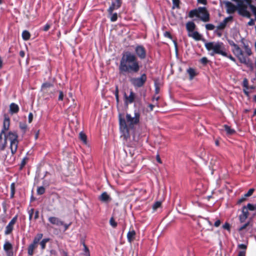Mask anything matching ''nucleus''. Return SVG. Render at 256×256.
I'll use <instances>...</instances> for the list:
<instances>
[{"label": "nucleus", "mask_w": 256, "mask_h": 256, "mask_svg": "<svg viewBox=\"0 0 256 256\" xmlns=\"http://www.w3.org/2000/svg\"><path fill=\"white\" fill-rule=\"evenodd\" d=\"M140 112L137 110H134V116L128 113L126 114V118H123L121 114H120L118 116L121 137L123 138L124 140L130 146H135L138 141V136L136 137V134L134 133L133 136L134 142L128 143V141L130 140V130H134L136 126L140 123Z\"/></svg>", "instance_id": "obj_1"}, {"label": "nucleus", "mask_w": 256, "mask_h": 256, "mask_svg": "<svg viewBox=\"0 0 256 256\" xmlns=\"http://www.w3.org/2000/svg\"><path fill=\"white\" fill-rule=\"evenodd\" d=\"M140 68V62L135 54L128 51L122 53L118 66L120 76L138 73Z\"/></svg>", "instance_id": "obj_2"}, {"label": "nucleus", "mask_w": 256, "mask_h": 256, "mask_svg": "<svg viewBox=\"0 0 256 256\" xmlns=\"http://www.w3.org/2000/svg\"><path fill=\"white\" fill-rule=\"evenodd\" d=\"M7 140L10 142V148L12 154L14 155L17 151L18 144L17 133L11 131L8 134L0 133V152L4 150L7 145Z\"/></svg>", "instance_id": "obj_3"}, {"label": "nucleus", "mask_w": 256, "mask_h": 256, "mask_svg": "<svg viewBox=\"0 0 256 256\" xmlns=\"http://www.w3.org/2000/svg\"><path fill=\"white\" fill-rule=\"evenodd\" d=\"M241 43L242 44L244 50L240 47L238 50H236L234 54L240 63L245 64L252 70L254 68L252 60L249 58L252 54L251 48L249 46L248 43L244 42V38L241 40Z\"/></svg>", "instance_id": "obj_4"}, {"label": "nucleus", "mask_w": 256, "mask_h": 256, "mask_svg": "<svg viewBox=\"0 0 256 256\" xmlns=\"http://www.w3.org/2000/svg\"><path fill=\"white\" fill-rule=\"evenodd\" d=\"M204 46L208 51H212L210 54L212 56L215 54H219L222 56H227L225 52L224 44L222 42H208L204 44Z\"/></svg>", "instance_id": "obj_5"}, {"label": "nucleus", "mask_w": 256, "mask_h": 256, "mask_svg": "<svg viewBox=\"0 0 256 256\" xmlns=\"http://www.w3.org/2000/svg\"><path fill=\"white\" fill-rule=\"evenodd\" d=\"M147 80L146 74H142L139 77H134L130 78V81L132 84L136 88H141L144 86Z\"/></svg>", "instance_id": "obj_6"}, {"label": "nucleus", "mask_w": 256, "mask_h": 256, "mask_svg": "<svg viewBox=\"0 0 256 256\" xmlns=\"http://www.w3.org/2000/svg\"><path fill=\"white\" fill-rule=\"evenodd\" d=\"M43 236V234L42 233H38L36 234V236L34 238L33 242L28 246V253L29 256H32L34 254V250L37 248L38 244L40 241L42 240Z\"/></svg>", "instance_id": "obj_7"}, {"label": "nucleus", "mask_w": 256, "mask_h": 256, "mask_svg": "<svg viewBox=\"0 0 256 256\" xmlns=\"http://www.w3.org/2000/svg\"><path fill=\"white\" fill-rule=\"evenodd\" d=\"M136 56L140 60H144L146 58V48L142 45H137L134 48Z\"/></svg>", "instance_id": "obj_8"}, {"label": "nucleus", "mask_w": 256, "mask_h": 256, "mask_svg": "<svg viewBox=\"0 0 256 256\" xmlns=\"http://www.w3.org/2000/svg\"><path fill=\"white\" fill-rule=\"evenodd\" d=\"M198 18L204 22H208L210 20V14L205 7L198 8Z\"/></svg>", "instance_id": "obj_9"}, {"label": "nucleus", "mask_w": 256, "mask_h": 256, "mask_svg": "<svg viewBox=\"0 0 256 256\" xmlns=\"http://www.w3.org/2000/svg\"><path fill=\"white\" fill-rule=\"evenodd\" d=\"M248 6L246 4L243 3L239 4L238 6V10L239 14L242 16L250 18V14L248 10Z\"/></svg>", "instance_id": "obj_10"}, {"label": "nucleus", "mask_w": 256, "mask_h": 256, "mask_svg": "<svg viewBox=\"0 0 256 256\" xmlns=\"http://www.w3.org/2000/svg\"><path fill=\"white\" fill-rule=\"evenodd\" d=\"M18 216H15L10 222L8 224L6 227V230L4 231V234L6 235H8L10 234L14 229V226L16 224L17 221Z\"/></svg>", "instance_id": "obj_11"}, {"label": "nucleus", "mask_w": 256, "mask_h": 256, "mask_svg": "<svg viewBox=\"0 0 256 256\" xmlns=\"http://www.w3.org/2000/svg\"><path fill=\"white\" fill-rule=\"evenodd\" d=\"M12 245L8 240H6L4 244V250L6 252L7 256H12Z\"/></svg>", "instance_id": "obj_12"}, {"label": "nucleus", "mask_w": 256, "mask_h": 256, "mask_svg": "<svg viewBox=\"0 0 256 256\" xmlns=\"http://www.w3.org/2000/svg\"><path fill=\"white\" fill-rule=\"evenodd\" d=\"M136 98V94L134 92L131 90L130 92V95L127 96L125 93L124 94V103L126 104H132L135 100Z\"/></svg>", "instance_id": "obj_13"}, {"label": "nucleus", "mask_w": 256, "mask_h": 256, "mask_svg": "<svg viewBox=\"0 0 256 256\" xmlns=\"http://www.w3.org/2000/svg\"><path fill=\"white\" fill-rule=\"evenodd\" d=\"M10 118L5 116L4 118L3 122V128L0 132V133L2 134H8V130L10 128Z\"/></svg>", "instance_id": "obj_14"}, {"label": "nucleus", "mask_w": 256, "mask_h": 256, "mask_svg": "<svg viewBox=\"0 0 256 256\" xmlns=\"http://www.w3.org/2000/svg\"><path fill=\"white\" fill-rule=\"evenodd\" d=\"M122 4V0H114L112 2L111 5L109 7V11L110 12L115 10H118L120 8Z\"/></svg>", "instance_id": "obj_15"}, {"label": "nucleus", "mask_w": 256, "mask_h": 256, "mask_svg": "<svg viewBox=\"0 0 256 256\" xmlns=\"http://www.w3.org/2000/svg\"><path fill=\"white\" fill-rule=\"evenodd\" d=\"M48 220L50 224L57 226L64 225V222L57 217L50 216L48 218Z\"/></svg>", "instance_id": "obj_16"}, {"label": "nucleus", "mask_w": 256, "mask_h": 256, "mask_svg": "<svg viewBox=\"0 0 256 256\" xmlns=\"http://www.w3.org/2000/svg\"><path fill=\"white\" fill-rule=\"evenodd\" d=\"M246 209V206H244L242 210V214L239 216V220L241 223L244 222L248 218V212Z\"/></svg>", "instance_id": "obj_17"}, {"label": "nucleus", "mask_w": 256, "mask_h": 256, "mask_svg": "<svg viewBox=\"0 0 256 256\" xmlns=\"http://www.w3.org/2000/svg\"><path fill=\"white\" fill-rule=\"evenodd\" d=\"M232 18L231 16H229L225 18L224 20L220 22L216 27L218 29L223 30L226 27V24L228 22L231 20Z\"/></svg>", "instance_id": "obj_18"}, {"label": "nucleus", "mask_w": 256, "mask_h": 256, "mask_svg": "<svg viewBox=\"0 0 256 256\" xmlns=\"http://www.w3.org/2000/svg\"><path fill=\"white\" fill-rule=\"evenodd\" d=\"M99 200L102 202L108 203L111 200V198L106 192H102L99 196Z\"/></svg>", "instance_id": "obj_19"}, {"label": "nucleus", "mask_w": 256, "mask_h": 256, "mask_svg": "<svg viewBox=\"0 0 256 256\" xmlns=\"http://www.w3.org/2000/svg\"><path fill=\"white\" fill-rule=\"evenodd\" d=\"M19 111L18 106L15 103H12L10 106V112L12 114H16Z\"/></svg>", "instance_id": "obj_20"}, {"label": "nucleus", "mask_w": 256, "mask_h": 256, "mask_svg": "<svg viewBox=\"0 0 256 256\" xmlns=\"http://www.w3.org/2000/svg\"><path fill=\"white\" fill-rule=\"evenodd\" d=\"M188 36L196 40H200L202 39V36L196 31H193L188 34Z\"/></svg>", "instance_id": "obj_21"}, {"label": "nucleus", "mask_w": 256, "mask_h": 256, "mask_svg": "<svg viewBox=\"0 0 256 256\" xmlns=\"http://www.w3.org/2000/svg\"><path fill=\"white\" fill-rule=\"evenodd\" d=\"M136 232L132 230H130L127 234V239L129 242L131 243L134 239Z\"/></svg>", "instance_id": "obj_22"}, {"label": "nucleus", "mask_w": 256, "mask_h": 256, "mask_svg": "<svg viewBox=\"0 0 256 256\" xmlns=\"http://www.w3.org/2000/svg\"><path fill=\"white\" fill-rule=\"evenodd\" d=\"M186 28L188 33L192 32L196 28V25L192 22H188L186 24Z\"/></svg>", "instance_id": "obj_23"}, {"label": "nucleus", "mask_w": 256, "mask_h": 256, "mask_svg": "<svg viewBox=\"0 0 256 256\" xmlns=\"http://www.w3.org/2000/svg\"><path fill=\"white\" fill-rule=\"evenodd\" d=\"M50 239L49 238H45L41 240V241H40L38 243H40V245L42 250H44L46 247V244L50 241Z\"/></svg>", "instance_id": "obj_24"}, {"label": "nucleus", "mask_w": 256, "mask_h": 256, "mask_svg": "<svg viewBox=\"0 0 256 256\" xmlns=\"http://www.w3.org/2000/svg\"><path fill=\"white\" fill-rule=\"evenodd\" d=\"M114 11H112L111 12L109 11V8L108 10V14L110 16V21L112 22H116L118 19V14L117 13H113Z\"/></svg>", "instance_id": "obj_25"}, {"label": "nucleus", "mask_w": 256, "mask_h": 256, "mask_svg": "<svg viewBox=\"0 0 256 256\" xmlns=\"http://www.w3.org/2000/svg\"><path fill=\"white\" fill-rule=\"evenodd\" d=\"M224 130L226 131V134L228 135L233 134L236 132L234 130L231 128L230 126L226 124L224 125Z\"/></svg>", "instance_id": "obj_26"}, {"label": "nucleus", "mask_w": 256, "mask_h": 256, "mask_svg": "<svg viewBox=\"0 0 256 256\" xmlns=\"http://www.w3.org/2000/svg\"><path fill=\"white\" fill-rule=\"evenodd\" d=\"M188 16L192 18L194 16H196L198 18L199 17V11H198V9H194L191 10L189 12Z\"/></svg>", "instance_id": "obj_27"}, {"label": "nucleus", "mask_w": 256, "mask_h": 256, "mask_svg": "<svg viewBox=\"0 0 256 256\" xmlns=\"http://www.w3.org/2000/svg\"><path fill=\"white\" fill-rule=\"evenodd\" d=\"M22 36L24 40H28L30 38V34L28 31L24 30L22 32Z\"/></svg>", "instance_id": "obj_28"}, {"label": "nucleus", "mask_w": 256, "mask_h": 256, "mask_svg": "<svg viewBox=\"0 0 256 256\" xmlns=\"http://www.w3.org/2000/svg\"><path fill=\"white\" fill-rule=\"evenodd\" d=\"M228 44H230V46H232V51L233 53H234L235 52H236V50H238L240 46L238 44H236L233 41L229 40Z\"/></svg>", "instance_id": "obj_29"}, {"label": "nucleus", "mask_w": 256, "mask_h": 256, "mask_svg": "<svg viewBox=\"0 0 256 256\" xmlns=\"http://www.w3.org/2000/svg\"><path fill=\"white\" fill-rule=\"evenodd\" d=\"M187 72L188 74L190 76V80H192L194 76H196V72L194 70V69L192 68H189L187 70Z\"/></svg>", "instance_id": "obj_30"}, {"label": "nucleus", "mask_w": 256, "mask_h": 256, "mask_svg": "<svg viewBox=\"0 0 256 256\" xmlns=\"http://www.w3.org/2000/svg\"><path fill=\"white\" fill-rule=\"evenodd\" d=\"M227 5L228 8V12H233L235 11L236 7L234 5L230 2H227Z\"/></svg>", "instance_id": "obj_31"}, {"label": "nucleus", "mask_w": 256, "mask_h": 256, "mask_svg": "<svg viewBox=\"0 0 256 256\" xmlns=\"http://www.w3.org/2000/svg\"><path fill=\"white\" fill-rule=\"evenodd\" d=\"M246 206V209L245 210H250L251 211L256 210V206L252 204H251L250 203L248 204H247V206Z\"/></svg>", "instance_id": "obj_32"}, {"label": "nucleus", "mask_w": 256, "mask_h": 256, "mask_svg": "<svg viewBox=\"0 0 256 256\" xmlns=\"http://www.w3.org/2000/svg\"><path fill=\"white\" fill-rule=\"evenodd\" d=\"M45 192V188L44 186H38L37 188V194L42 195Z\"/></svg>", "instance_id": "obj_33"}, {"label": "nucleus", "mask_w": 256, "mask_h": 256, "mask_svg": "<svg viewBox=\"0 0 256 256\" xmlns=\"http://www.w3.org/2000/svg\"><path fill=\"white\" fill-rule=\"evenodd\" d=\"M79 138L84 143L86 142V136L85 134L80 132L79 134Z\"/></svg>", "instance_id": "obj_34"}, {"label": "nucleus", "mask_w": 256, "mask_h": 256, "mask_svg": "<svg viewBox=\"0 0 256 256\" xmlns=\"http://www.w3.org/2000/svg\"><path fill=\"white\" fill-rule=\"evenodd\" d=\"M53 86V84H52L50 82H44V83L42 86V90H44L46 88H50L52 86Z\"/></svg>", "instance_id": "obj_35"}, {"label": "nucleus", "mask_w": 256, "mask_h": 256, "mask_svg": "<svg viewBox=\"0 0 256 256\" xmlns=\"http://www.w3.org/2000/svg\"><path fill=\"white\" fill-rule=\"evenodd\" d=\"M84 251V255L86 256H90V254L88 248L86 246L84 243L83 244Z\"/></svg>", "instance_id": "obj_36"}, {"label": "nucleus", "mask_w": 256, "mask_h": 256, "mask_svg": "<svg viewBox=\"0 0 256 256\" xmlns=\"http://www.w3.org/2000/svg\"><path fill=\"white\" fill-rule=\"evenodd\" d=\"M250 224V222H248L242 225V226H240L238 228V231L241 232L242 230H244L245 228H246L247 226H249Z\"/></svg>", "instance_id": "obj_37"}, {"label": "nucleus", "mask_w": 256, "mask_h": 256, "mask_svg": "<svg viewBox=\"0 0 256 256\" xmlns=\"http://www.w3.org/2000/svg\"><path fill=\"white\" fill-rule=\"evenodd\" d=\"M20 128L24 132H26L27 130V125L25 123L20 122Z\"/></svg>", "instance_id": "obj_38"}, {"label": "nucleus", "mask_w": 256, "mask_h": 256, "mask_svg": "<svg viewBox=\"0 0 256 256\" xmlns=\"http://www.w3.org/2000/svg\"><path fill=\"white\" fill-rule=\"evenodd\" d=\"M215 28V26L214 24H208L206 25V28L208 30H214Z\"/></svg>", "instance_id": "obj_39"}, {"label": "nucleus", "mask_w": 256, "mask_h": 256, "mask_svg": "<svg viewBox=\"0 0 256 256\" xmlns=\"http://www.w3.org/2000/svg\"><path fill=\"white\" fill-rule=\"evenodd\" d=\"M110 224L113 228H116L117 226V223L115 222L114 218L112 217L110 220Z\"/></svg>", "instance_id": "obj_40"}, {"label": "nucleus", "mask_w": 256, "mask_h": 256, "mask_svg": "<svg viewBox=\"0 0 256 256\" xmlns=\"http://www.w3.org/2000/svg\"><path fill=\"white\" fill-rule=\"evenodd\" d=\"M173 4V8H178L180 3V0H172Z\"/></svg>", "instance_id": "obj_41"}, {"label": "nucleus", "mask_w": 256, "mask_h": 256, "mask_svg": "<svg viewBox=\"0 0 256 256\" xmlns=\"http://www.w3.org/2000/svg\"><path fill=\"white\" fill-rule=\"evenodd\" d=\"M242 86L244 88H248V82L246 78H244L242 82Z\"/></svg>", "instance_id": "obj_42"}, {"label": "nucleus", "mask_w": 256, "mask_h": 256, "mask_svg": "<svg viewBox=\"0 0 256 256\" xmlns=\"http://www.w3.org/2000/svg\"><path fill=\"white\" fill-rule=\"evenodd\" d=\"M254 188H250L248 190V191L244 194L245 197H248L252 195L254 192Z\"/></svg>", "instance_id": "obj_43"}, {"label": "nucleus", "mask_w": 256, "mask_h": 256, "mask_svg": "<svg viewBox=\"0 0 256 256\" xmlns=\"http://www.w3.org/2000/svg\"><path fill=\"white\" fill-rule=\"evenodd\" d=\"M221 30L218 29L216 28V30H214V33L216 35H217L218 37H221L222 36V32Z\"/></svg>", "instance_id": "obj_44"}, {"label": "nucleus", "mask_w": 256, "mask_h": 256, "mask_svg": "<svg viewBox=\"0 0 256 256\" xmlns=\"http://www.w3.org/2000/svg\"><path fill=\"white\" fill-rule=\"evenodd\" d=\"M161 205V202H156L153 205V208L154 210L157 209L158 208H159Z\"/></svg>", "instance_id": "obj_45"}, {"label": "nucleus", "mask_w": 256, "mask_h": 256, "mask_svg": "<svg viewBox=\"0 0 256 256\" xmlns=\"http://www.w3.org/2000/svg\"><path fill=\"white\" fill-rule=\"evenodd\" d=\"M238 248L240 249L244 250L246 251V250L247 248V246L245 244H238Z\"/></svg>", "instance_id": "obj_46"}, {"label": "nucleus", "mask_w": 256, "mask_h": 256, "mask_svg": "<svg viewBox=\"0 0 256 256\" xmlns=\"http://www.w3.org/2000/svg\"><path fill=\"white\" fill-rule=\"evenodd\" d=\"M200 62L202 64H206L208 62V60L206 58L203 57L200 59Z\"/></svg>", "instance_id": "obj_47"}, {"label": "nucleus", "mask_w": 256, "mask_h": 256, "mask_svg": "<svg viewBox=\"0 0 256 256\" xmlns=\"http://www.w3.org/2000/svg\"><path fill=\"white\" fill-rule=\"evenodd\" d=\"M28 160L26 157L24 158L21 162L20 164V168H22V167L26 164V160Z\"/></svg>", "instance_id": "obj_48"}, {"label": "nucleus", "mask_w": 256, "mask_h": 256, "mask_svg": "<svg viewBox=\"0 0 256 256\" xmlns=\"http://www.w3.org/2000/svg\"><path fill=\"white\" fill-rule=\"evenodd\" d=\"M64 98V94L62 91L59 92V96H58V100H62Z\"/></svg>", "instance_id": "obj_49"}, {"label": "nucleus", "mask_w": 256, "mask_h": 256, "mask_svg": "<svg viewBox=\"0 0 256 256\" xmlns=\"http://www.w3.org/2000/svg\"><path fill=\"white\" fill-rule=\"evenodd\" d=\"M164 36L165 37L168 38L170 39L172 38V36L171 34H170V32H166L164 33Z\"/></svg>", "instance_id": "obj_50"}, {"label": "nucleus", "mask_w": 256, "mask_h": 256, "mask_svg": "<svg viewBox=\"0 0 256 256\" xmlns=\"http://www.w3.org/2000/svg\"><path fill=\"white\" fill-rule=\"evenodd\" d=\"M42 184L44 186H50V182L44 180L42 182Z\"/></svg>", "instance_id": "obj_51"}, {"label": "nucleus", "mask_w": 256, "mask_h": 256, "mask_svg": "<svg viewBox=\"0 0 256 256\" xmlns=\"http://www.w3.org/2000/svg\"><path fill=\"white\" fill-rule=\"evenodd\" d=\"M225 56L228 57V58H229L231 60H232L234 62H236V58L234 57H233L231 54H227V56Z\"/></svg>", "instance_id": "obj_52"}, {"label": "nucleus", "mask_w": 256, "mask_h": 256, "mask_svg": "<svg viewBox=\"0 0 256 256\" xmlns=\"http://www.w3.org/2000/svg\"><path fill=\"white\" fill-rule=\"evenodd\" d=\"M28 122L30 123L32 120V118H33V114L32 112H30L28 114Z\"/></svg>", "instance_id": "obj_53"}, {"label": "nucleus", "mask_w": 256, "mask_h": 256, "mask_svg": "<svg viewBox=\"0 0 256 256\" xmlns=\"http://www.w3.org/2000/svg\"><path fill=\"white\" fill-rule=\"evenodd\" d=\"M238 256H246V251L241 250L238 252Z\"/></svg>", "instance_id": "obj_54"}, {"label": "nucleus", "mask_w": 256, "mask_h": 256, "mask_svg": "<svg viewBox=\"0 0 256 256\" xmlns=\"http://www.w3.org/2000/svg\"><path fill=\"white\" fill-rule=\"evenodd\" d=\"M50 28V25L48 24H46L43 28V30L45 32L48 31Z\"/></svg>", "instance_id": "obj_55"}, {"label": "nucleus", "mask_w": 256, "mask_h": 256, "mask_svg": "<svg viewBox=\"0 0 256 256\" xmlns=\"http://www.w3.org/2000/svg\"><path fill=\"white\" fill-rule=\"evenodd\" d=\"M220 220H216L214 224V226H216V227H218L220 226Z\"/></svg>", "instance_id": "obj_56"}, {"label": "nucleus", "mask_w": 256, "mask_h": 256, "mask_svg": "<svg viewBox=\"0 0 256 256\" xmlns=\"http://www.w3.org/2000/svg\"><path fill=\"white\" fill-rule=\"evenodd\" d=\"M254 20L252 19H250V20L248 22V26H254Z\"/></svg>", "instance_id": "obj_57"}, {"label": "nucleus", "mask_w": 256, "mask_h": 256, "mask_svg": "<svg viewBox=\"0 0 256 256\" xmlns=\"http://www.w3.org/2000/svg\"><path fill=\"white\" fill-rule=\"evenodd\" d=\"M230 224L228 223H226L223 225V228L226 230H230Z\"/></svg>", "instance_id": "obj_58"}, {"label": "nucleus", "mask_w": 256, "mask_h": 256, "mask_svg": "<svg viewBox=\"0 0 256 256\" xmlns=\"http://www.w3.org/2000/svg\"><path fill=\"white\" fill-rule=\"evenodd\" d=\"M198 2L203 4H206V0H198Z\"/></svg>", "instance_id": "obj_59"}, {"label": "nucleus", "mask_w": 256, "mask_h": 256, "mask_svg": "<svg viewBox=\"0 0 256 256\" xmlns=\"http://www.w3.org/2000/svg\"><path fill=\"white\" fill-rule=\"evenodd\" d=\"M38 216H39V212L38 210H36L34 214V218L35 220L38 219Z\"/></svg>", "instance_id": "obj_60"}, {"label": "nucleus", "mask_w": 256, "mask_h": 256, "mask_svg": "<svg viewBox=\"0 0 256 256\" xmlns=\"http://www.w3.org/2000/svg\"><path fill=\"white\" fill-rule=\"evenodd\" d=\"M248 88H244L243 91H244V94L247 96H249V92H248Z\"/></svg>", "instance_id": "obj_61"}, {"label": "nucleus", "mask_w": 256, "mask_h": 256, "mask_svg": "<svg viewBox=\"0 0 256 256\" xmlns=\"http://www.w3.org/2000/svg\"><path fill=\"white\" fill-rule=\"evenodd\" d=\"M156 160H157V162H159L160 164L162 163V161H161L160 158V156L158 154L156 155Z\"/></svg>", "instance_id": "obj_62"}, {"label": "nucleus", "mask_w": 256, "mask_h": 256, "mask_svg": "<svg viewBox=\"0 0 256 256\" xmlns=\"http://www.w3.org/2000/svg\"><path fill=\"white\" fill-rule=\"evenodd\" d=\"M20 56L22 57V58H24L25 56V53L24 52V51L23 50H21L20 52Z\"/></svg>", "instance_id": "obj_63"}, {"label": "nucleus", "mask_w": 256, "mask_h": 256, "mask_svg": "<svg viewBox=\"0 0 256 256\" xmlns=\"http://www.w3.org/2000/svg\"><path fill=\"white\" fill-rule=\"evenodd\" d=\"M154 106V104H148V107L150 108V111H152L153 110Z\"/></svg>", "instance_id": "obj_64"}]
</instances>
